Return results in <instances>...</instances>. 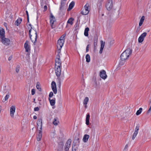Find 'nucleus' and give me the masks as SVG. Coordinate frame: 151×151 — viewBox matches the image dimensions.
Returning <instances> with one entry per match:
<instances>
[{
  "label": "nucleus",
  "mask_w": 151,
  "mask_h": 151,
  "mask_svg": "<svg viewBox=\"0 0 151 151\" xmlns=\"http://www.w3.org/2000/svg\"><path fill=\"white\" fill-rule=\"evenodd\" d=\"M51 87L52 89L55 94L57 92L56 84L55 82L53 81L51 83Z\"/></svg>",
  "instance_id": "nucleus-12"
},
{
  "label": "nucleus",
  "mask_w": 151,
  "mask_h": 151,
  "mask_svg": "<svg viewBox=\"0 0 151 151\" xmlns=\"http://www.w3.org/2000/svg\"><path fill=\"white\" fill-rule=\"evenodd\" d=\"M74 4L75 3L73 1H72L70 4L67 10L69 11L71 10L74 6Z\"/></svg>",
  "instance_id": "nucleus-24"
},
{
  "label": "nucleus",
  "mask_w": 151,
  "mask_h": 151,
  "mask_svg": "<svg viewBox=\"0 0 151 151\" xmlns=\"http://www.w3.org/2000/svg\"><path fill=\"white\" fill-rule=\"evenodd\" d=\"M57 118H55L54 121L53 122V124L55 125H57L58 124V123H59V122L57 121Z\"/></svg>",
  "instance_id": "nucleus-33"
},
{
  "label": "nucleus",
  "mask_w": 151,
  "mask_h": 151,
  "mask_svg": "<svg viewBox=\"0 0 151 151\" xmlns=\"http://www.w3.org/2000/svg\"><path fill=\"white\" fill-rule=\"evenodd\" d=\"M37 116H33V119H37Z\"/></svg>",
  "instance_id": "nucleus-54"
},
{
  "label": "nucleus",
  "mask_w": 151,
  "mask_h": 151,
  "mask_svg": "<svg viewBox=\"0 0 151 151\" xmlns=\"http://www.w3.org/2000/svg\"><path fill=\"white\" fill-rule=\"evenodd\" d=\"M100 76L102 79L105 80L107 78V75L105 70H103L100 72Z\"/></svg>",
  "instance_id": "nucleus-13"
},
{
  "label": "nucleus",
  "mask_w": 151,
  "mask_h": 151,
  "mask_svg": "<svg viewBox=\"0 0 151 151\" xmlns=\"http://www.w3.org/2000/svg\"><path fill=\"white\" fill-rule=\"evenodd\" d=\"M139 128V124H137V126L136 127L134 132H137L138 133V131Z\"/></svg>",
  "instance_id": "nucleus-36"
},
{
  "label": "nucleus",
  "mask_w": 151,
  "mask_h": 151,
  "mask_svg": "<svg viewBox=\"0 0 151 151\" xmlns=\"http://www.w3.org/2000/svg\"><path fill=\"white\" fill-rule=\"evenodd\" d=\"M79 138H78L77 139L74 140L72 148V151H76V150L78 149L79 144Z\"/></svg>",
  "instance_id": "nucleus-3"
},
{
  "label": "nucleus",
  "mask_w": 151,
  "mask_h": 151,
  "mask_svg": "<svg viewBox=\"0 0 151 151\" xmlns=\"http://www.w3.org/2000/svg\"><path fill=\"white\" fill-rule=\"evenodd\" d=\"M89 100V98L88 97L85 98L83 100V104H87Z\"/></svg>",
  "instance_id": "nucleus-30"
},
{
  "label": "nucleus",
  "mask_w": 151,
  "mask_h": 151,
  "mask_svg": "<svg viewBox=\"0 0 151 151\" xmlns=\"http://www.w3.org/2000/svg\"><path fill=\"white\" fill-rule=\"evenodd\" d=\"M66 35V34H64L63 35H62L60 38L58 40H61V41H64L65 40V37Z\"/></svg>",
  "instance_id": "nucleus-32"
},
{
  "label": "nucleus",
  "mask_w": 151,
  "mask_h": 151,
  "mask_svg": "<svg viewBox=\"0 0 151 151\" xmlns=\"http://www.w3.org/2000/svg\"><path fill=\"white\" fill-rule=\"evenodd\" d=\"M90 118V116L89 114H88L86 116V124L87 125H88L89 124V119Z\"/></svg>",
  "instance_id": "nucleus-21"
},
{
  "label": "nucleus",
  "mask_w": 151,
  "mask_h": 151,
  "mask_svg": "<svg viewBox=\"0 0 151 151\" xmlns=\"http://www.w3.org/2000/svg\"><path fill=\"white\" fill-rule=\"evenodd\" d=\"M71 143V140L70 139H69L66 142L65 146V151H68L69 150Z\"/></svg>",
  "instance_id": "nucleus-9"
},
{
  "label": "nucleus",
  "mask_w": 151,
  "mask_h": 151,
  "mask_svg": "<svg viewBox=\"0 0 151 151\" xmlns=\"http://www.w3.org/2000/svg\"><path fill=\"white\" fill-rule=\"evenodd\" d=\"M35 99H34V101H35Z\"/></svg>",
  "instance_id": "nucleus-59"
},
{
  "label": "nucleus",
  "mask_w": 151,
  "mask_h": 151,
  "mask_svg": "<svg viewBox=\"0 0 151 151\" xmlns=\"http://www.w3.org/2000/svg\"><path fill=\"white\" fill-rule=\"evenodd\" d=\"M86 61L87 63H88L90 61V58L89 55L87 54L86 56Z\"/></svg>",
  "instance_id": "nucleus-31"
},
{
  "label": "nucleus",
  "mask_w": 151,
  "mask_h": 151,
  "mask_svg": "<svg viewBox=\"0 0 151 151\" xmlns=\"http://www.w3.org/2000/svg\"><path fill=\"white\" fill-rule=\"evenodd\" d=\"M47 6L45 5L44 6V11H45L47 9Z\"/></svg>",
  "instance_id": "nucleus-46"
},
{
  "label": "nucleus",
  "mask_w": 151,
  "mask_h": 151,
  "mask_svg": "<svg viewBox=\"0 0 151 151\" xmlns=\"http://www.w3.org/2000/svg\"><path fill=\"white\" fill-rule=\"evenodd\" d=\"M19 66H17L16 69V71L17 73H18L19 72Z\"/></svg>",
  "instance_id": "nucleus-39"
},
{
  "label": "nucleus",
  "mask_w": 151,
  "mask_h": 151,
  "mask_svg": "<svg viewBox=\"0 0 151 151\" xmlns=\"http://www.w3.org/2000/svg\"><path fill=\"white\" fill-rule=\"evenodd\" d=\"M24 47L25 48L26 52H28L27 55L28 56V57H29V52H30V49L29 45V42L27 41H26L24 43Z\"/></svg>",
  "instance_id": "nucleus-6"
},
{
  "label": "nucleus",
  "mask_w": 151,
  "mask_h": 151,
  "mask_svg": "<svg viewBox=\"0 0 151 151\" xmlns=\"http://www.w3.org/2000/svg\"><path fill=\"white\" fill-rule=\"evenodd\" d=\"M9 95L8 93L5 96V99L4 101H5L8 99H9Z\"/></svg>",
  "instance_id": "nucleus-38"
},
{
  "label": "nucleus",
  "mask_w": 151,
  "mask_h": 151,
  "mask_svg": "<svg viewBox=\"0 0 151 151\" xmlns=\"http://www.w3.org/2000/svg\"><path fill=\"white\" fill-rule=\"evenodd\" d=\"M84 9L87 11L89 12V5L88 3H87L84 6Z\"/></svg>",
  "instance_id": "nucleus-27"
},
{
  "label": "nucleus",
  "mask_w": 151,
  "mask_h": 151,
  "mask_svg": "<svg viewBox=\"0 0 151 151\" xmlns=\"http://www.w3.org/2000/svg\"><path fill=\"white\" fill-rule=\"evenodd\" d=\"M57 48V49L58 50V55H59V54L60 53V50L61 49H59V48Z\"/></svg>",
  "instance_id": "nucleus-45"
},
{
  "label": "nucleus",
  "mask_w": 151,
  "mask_h": 151,
  "mask_svg": "<svg viewBox=\"0 0 151 151\" xmlns=\"http://www.w3.org/2000/svg\"><path fill=\"white\" fill-rule=\"evenodd\" d=\"M89 11H87L85 10V9H84L81 12V14L83 15H86L89 13Z\"/></svg>",
  "instance_id": "nucleus-29"
},
{
  "label": "nucleus",
  "mask_w": 151,
  "mask_h": 151,
  "mask_svg": "<svg viewBox=\"0 0 151 151\" xmlns=\"http://www.w3.org/2000/svg\"><path fill=\"white\" fill-rule=\"evenodd\" d=\"M140 29H139V27L137 28V29L136 32H138L139 31Z\"/></svg>",
  "instance_id": "nucleus-52"
},
{
  "label": "nucleus",
  "mask_w": 151,
  "mask_h": 151,
  "mask_svg": "<svg viewBox=\"0 0 151 151\" xmlns=\"http://www.w3.org/2000/svg\"><path fill=\"white\" fill-rule=\"evenodd\" d=\"M120 64L121 65H123V63H122V62H120Z\"/></svg>",
  "instance_id": "nucleus-57"
},
{
  "label": "nucleus",
  "mask_w": 151,
  "mask_h": 151,
  "mask_svg": "<svg viewBox=\"0 0 151 151\" xmlns=\"http://www.w3.org/2000/svg\"><path fill=\"white\" fill-rule=\"evenodd\" d=\"M64 41H61L58 40L57 42V48H59V49H61L64 43Z\"/></svg>",
  "instance_id": "nucleus-15"
},
{
  "label": "nucleus",
  "mask_w": 151,
  "mask_h": 151,
  "mask_svg": "<svg viewBox=\"0 0 151 151\" xmlns=\"http://www.w3.org/2000/svg\"><path fill=\"white\" fill-rule=\"evenodd\" d=\"M73 20L74 19L73 18H70L67 21V23L72 25L73 24Z\"/></svg>",
  "instance_id": "nucleus-28"
},
{
  "label": "nucleus",
  "mask_w": 151,
  "mask_h": 151,
  "mask_svg": "<svg viewBox=\"0 0 151 151\" xmlns=\"http://www.w3.org/2000/svg\"><path fill=\"white\" fill-rule=\"evenodd\" d=\"M12 56H10L8 58V60L9 61L10 60L12 59Z\"/></svg>",
  "instance_id": "nucleus-49"
},
{
  "label": "nucleus",
  "mask_w": 151,
  "mask_h": 151,
  "mask_svg": "<svg viewBox=\"0 0 151 151\" xmlns=\"http://www.w3.org/2000/svg\"><path fill=\"white\" fill-rule=\"evenodd\" d=\"M89 30L88 27H87L85 28L84 32V35L85 36L87 37L88 36V32Z\"/></svg>",
  "instance_id": "nucleus-26"
},
{
  "label": "nucleus",
  "mask_w": 151,
  "mask_h": 151,
  "mask_svg": "<svg viewBox=\"0 0 151 151\" xmlns=\"http://www.w3.org/2000/svg\"><path fill=\"white\" fill-rule=\"evenodd\" d=\"M64 144L63 142H60L59 144L57 149V151H62Z\"/></svg>",
  "instance_id": "nucleus-17"
},
{
  "label": "nucleus",
  "mask_w": 151,
  "mask_h": 151,
  "mask_svg": "<svg viewBox=\"0 0 151 151\" xmlns=\"http://www.w3.org/2000/svg\"><path fill=\"white\" fill-rule=\"evenodd\" d=\"M89 47V45H87V46L86 47V52H87L88 51V50H89L88 48Z\"/></svg>",
  "instance_id": "nucleus-44"
},
{
  "label": "nucleus",
  "mask_w": 151,
  "mask_h": 151,
  "mask_svg": "<svg viewBox=\"0 0 151 151\" xmlns=\"http://www.w3.org/2000/svg\"><path fill=\"white\" fill-rule=\"evenodd\" d=\"M36 88L37 89H38L40 91H41V88L39 85V82H37L36 86Z\"/></svg>",
  "instance_id": "nucleus-34"
},
{
  "label": "nucleus",
  "mask_w": 151,
  "mask_h": 151,
  "mask_svg": "<svg viewBox=\"0 0 151 151\" xmlns=\"http://www.w3.org/2000/svg\"><path fill=\"white\" fill-rule=\"evenodd\" d=\"M29 25L31 27L29 30L30 38L32 41L35 43L37 40V32L36 31L34 30L33 32L32 33V35H31V32L32 30V25L31 24H29Z\"/></svg>",
  "instance_id": "nucleus-2"
},
{
  "label": "nucleus",
  "mask_w": 151,
  "mask_h": 151,
  "mask_svg": "<svg viewBox=\"0 0 151 151\" xmlns=\"http://www.w3.org/2000/svg\"><path fill=\"white\" fill-rule=\"evenodd\" d=\"M39 124H40V130H41V131H42V121L41 119L39 120L37 122V128H38L39 126Z\"/></svg>",
  "instance_id": "nucleus-19"
},
{
  "label": "nucleus",
  "mask_w": 151,
  "mask_h": 151,
  "mask_svg": "<svg viewBox=\"0 0 151 151\" xmlns=\"http://www.w3.org/2000/svg\"><path fill=\"white\" fill-rule=\"evenodd\" d=\"M147 33L144 32L138 38V41L139 43L142 42L144 40L145 37L146 36Z\"/></svg>",
  "instance_id": "nucleus-11"
},
{
  "label": "nucleus",
  "mask_w": 151,
  "mask_h": 151,
  "mask_svg": "<svg viewBox=\"0 0 151 151\" xmlns=\"http://www.w3.org/2000/svg\"><path fill=\"white\" fill-rule=\"evenodd\" d=\"M145 19V17L144 16H142L141 18L140 21L143 22Z\"/></svg>",
  "instance_id": "nucleus-40"
},
{
  "label": "nucleus",
  "mask_w": 151,
  "mask_h": 151,
  "mask_svg": "<svg viewBox=\"0 0 151 151\" xmlns=\"http://www.w3.org/2000/svg\"><path fill=\"white\" fill-rule=\"evenodd\" d=\"M39 109V108L38 107H35L34 109V110L35 111H38Z\"/></svg>",
  "instance_id": "nucleus-43"
},
{
  "label": "nucleus",
  "mask_w": 151,
  "mask_h": 151,
  "mask_svg": "<svg viewBox=\"0 0 151 151\" xmlns=\"http://www.w3.org/2000/svg\"><path fill=\"white\" fill-rule=\"evenodd\" d=\"M61 66H55V71L56 75L58 78L61 74Z\"/></svg>",
  "instance_id": "nucleus-7"
},
{
  "label": "nucleus",
  "mask_w": 151,
  "mask_h": 151,
  "mask_svg": "<svg viewBox=\"0 0 151 151\" xmlns=\"http://www.w3.org/2000/svg\"><path fill=\"white\" fill-rule=\"evenodd\" d=\"M35 93V90L34 89H32L31 91L32 95H33Z\"/></svg>",
  "instance_id": "nucleus-42"
},
{
  "label": "nucleus",
  "mask_w": 151,
  "mask_h": 151,
  "mask_svg": "<svg viewBox=\"0 0 151 151\" xmlns=\"http://www.w3.org/2000/svg\"><path fill=\"white\" fill-rule=\"evenodd\" d=\"M53 93L52 92H51L49 94V98H51V97H52V96H53Z\"/></svg>",
  "instance_id": "nucleus-41"
},
{
  "label": "nucleus",
  "mask_w": 151,
  "mask_h": 151,
  "mask_svg": "<svg viewBox=\"0 0 151 151\" xmlns=\"http://www.w3.org/2000/svg\"><path fill=\"white\" fill-rule=\"evenodd\" d=\"M50 25L52 29L55 28V26L54 24V22L56 21L55 17L52 15V13H50Z\"/></svg>",
  "instance_id": "nucleus-4"
},
{
  "label": "nucleus",
  "mask_w": 151,
  "mask_h": 151,
  "mask_svg": "<svg viewBox=\"0 0 151 151\" xmlns=\"http://www.w3.org/2000/svg\"><path fill=\"white\" fill-rule=\"evenodd\" d=\"M128 147V145L127 144L125 147H124V150H125V149H127V148Z\"/></svg>",
  "instance_id": "nucleus-50"
},
{
  "label": "nucleus",
  "mask_w": 151,
  "mask_h": 151,
  "mask_svg": "<svg viewBox=\"0 0 151 151\" xmlns=\"http://www.w3.org/2000/svg\"><path fill=\"white\" fill-rule=\"evenodd\" d=\"M101 48L99 51V53L101 54L103 50L105 42H103V41H101Z\"/></svg>",
  "instance_id": "nucleus-18"
},
{
  "label": "nucleus",
  "mask_w": 151,
  "mask_h": 151,
  "mask_svg": "<svg viewBox=\"0 0 151 151\" xmlns=\"http://www.w3.org/2000/svg\"><path fill=\"white\" fill-rule=\"evenodd\" d=\"M26 14H27V17H29L28 13V11H26Z\"/></svg>",
  "instance_id": "nucleus-51"
},
{
  "label": "nucleus",
  "mask_w": 151,
  "mask_h": 151,
  "mask_svg": "<svg viewBox=\"0 0 151 151\" xmlns=\"http://www.w3.org/2000/svg\"><path fill=\"white\" fill-rule=\"evenodd\" d=\"M113 6L112 0H108L106 4V7L107 9L108 10H110L112 8Z\"/></svg>",
  "instance_id": "nucleus-5"
},
{
  "label": "nucleus",
  "mask_w": 151,
  "mask_h": 151,
  "mask_svg": "<svg viewBox=\"0 0 151 151\" xmlns=\"http://www.w3.org/2000/svg\"><path fill=\"white\" fill-rule=\"evenodd\" d=\"M64 6V4L63 2H61V5L60 7V10H62L63 9V6Z\"/></svg>",
  "instance_id": "nucleus-37"
},
{
  "label": "nucleus",
  "mask_w": 151,
  "mask_h": 151,
  "mask_svg": "<svg viewBox=\"0 0 151 151\" xmlns=\"http://www.w3.org/2000/svg\"><path fill=\"white\" fill-rule=\"evenodd\" d=\"M4 29H0V38L4 37Z\"/></svg>",
  "instance_id": "nucleus-22"
},
{
  "label": "nucleus",
  "mask_w": 151,
  "mask_h": 151,
  "mask_svg": "<svg viewBox=\"0 0 151 151\" xmlns=\"http://www.w3.org/2000/svg\"><path fill=\"white\" fill-rule=\"evenodd\" d=\"M138 133V132H134L133 134H134V135H135L136 136H137V135Z\"/></svg>",
  "instance_id": "nucleus-53"
},
{
  "label": "nucleus",
  "mask_w": 151,
  "mask_h": 151,
  "mask_svg": "<svg viewBox=\"0 0 151 151\" xmlns=\"http://www.w3.org/2000/svg\"><path fill=\"white\" fill-rule=\"evenodd\" d=\"M99 1H102V0H99Z\"/></svg>",
  "instance_id": "nucleus-58"
},
{
  "label": "nucleus",
  "mask_w": 151,
  "mask_h": 151,
  "mask_svg": "<svg viewBox=\"0 0 151 151\" xmlns=\"http://www.w3.org/2000/svg\"><path fill=\"white\" fill-rule=\"evenodd\" d=\"M89 137V136L87 134H85L83 137V142H87L88 138Z\"/></svg>",
  "instance_id": "nucleus-20"
},
{
  "label": "nucleus",
  "mask_w": 151,
  "mask_h": 151,
  "mask_svg": "<svg viewBox=\"0 0 151 151\" xmlns=\"http://www.w3.org/2000/svg\"><path fill=\"white\" fill-rule=\"evenodd\" d=\"M55 66H61V63L60 59V55L58 54L57 55V57L55 60Z\"/></svg>",
  "instance_id": "nucleus-10"
},
{
  "label": "nucleus",
  "mask_w": 151,
  "mask_h": 151,
  "mask_svg": "<svg viewBox=\"0 0 151 151\" xmlns=\"http://www.w3.org/2000/svg\"><path fill=\"white\" fill-rule=\"evenodd\" d=\"M22 19L21 18H19L16 21L15 24L17 26H18L22 21Z\"/></svg>",
  "instance_id": "nucleus-25"
},
{
  "label": "nucleus",
  "mask_w": 151,
  "mask_h": 151,
  "mask_svg": "<svg viewBox=\"0 0 151 151\" xmlns=\"http://www.w3.org/2000/svg\"><path fill=\"white\" fill-rule=\"evenodd\" d=\"M15 111V106H12L10 109V114L11 117H13L14 113Z\"/></svg>",
  "instance_id": "nucleus-14"
},
{
  "label": "nucleus",
  "mask_w": 151,
  "mask_h": 151,
  "mask_svg": "<svg viewBox=\"0 0 151 151\" xmlns=\"http://www.w3.org/2000/svg\"><path fill=\"white\" fill-rule=\"evenodd\" d=\"M142 108H140L137 111V112L136 113V114L137 115H139L140 113H141L142 110Z\"/></svg>",
  "instance_id": "nucleus-35"
},
{
  "label": "nucleus",
  "mask_w": 151,
  "mask_h": 151,
  "mask_svg": "<svg viewBox=\"0 0 151 151\" xmlns=\"http://www.w3.org/2000/svg\"><path fill=\"white\" fill-rule=\"evenodd\" d=\"M143 22H141L140 21H139V26H140L142 25V24H143Z\"/></svg>",
  "instance_id": "nucleus-48"
},
{
  "label": "nucleus",
  "mask_w": 151,
  "mask_h": 151,
  "mask_svg": "<svg viewBox=\"0 0 151 151\" xmlns=\"http://www.w3.org/2000/svg\"><path fill=\"white\" fill-rule=\"evenodd\" d=\"M132 50L129 48L126 49L121 55V59L122 60H125L127 59L129 55L132 53Z\"/></svg>",
  "instance_id": "nucleus-1"
},
{
  "label": "nucleus",
  "mask_w": 151,
  "mask_h": 151,
  "mask_svg": "<svg viewBox=\"0 0 151 151\" xmlns=\"http://www.w3.org/2000/svg\"><path fill=\"white\" fill-rule=\"evenodd\" d=\"M42 135V131H41V130H39L38 134L37 136V139L38 141H39L41 140Z\"/></svg>",
  "instance_id": "nucleus-16"
},
{
  "label": "nucleus",
  "mask_w": 151,
  "mask_h": 151,
  "mask_svg": "<svg viewBox=\"0 0 151 151\" xmlns=\"http://www.w3.org/2000/svg\"><path fill=\"white\" fill-rule=\"evenodd\" d=\"M136 136L135 135L133 134L132 137V139L134 140Z\"/></svg>",
  "instance_id": "nucleus-47"
},
{
  "label": "nucleus",
  "mask_w": 151,
  "mask_h": 151,
  "mask_svg": "<svg viewBox=\"0 0 151 151\" xmlns=\"http://www.w3.org/2000/svg\"><path fill=\"white\" fill-rule=\"evenodd\" d=\"M84 107L85 108H86L87 107V104H84Z\"/></svg>",
  "instance_id": "nucleus-55"
},
{
  "label": "nucleus",
  "mask_w": 151,
  "mask_h": 151,
  "mask_svg": "<svg viewBox=\"0 0 151 151\" xmlns=\"http://www.w3.org/2000/svg\"><path fill=\"white\" fill-rule=\"evenodd\" d=\"M48 99L51 106H53L55 105V98H54V99H51L50 98H49Z\"/></svg>",
  "instance_id": "nucleus-23"
},
{
  "label": "nucleus",
  "mask_w": 151,
  "mask_h": 151,
  "mask_svg": "<svg viewBox=\"0 0 151 151\" xmlns=\"http://www.w3.org/2000/svg\"><path fill=\"white\" fill-rule=\"evenodd\" d=\"M1 39V42L2 43L6 46H8L9 45L10 43V40L8 38H5L4 37H2Z\"/></svg>",
  "instance_id": "nucleus-8"
},
{
  "label": "nucleus",
  "mask_w": 151,
  "mask_h": 151,
  "mask_svg": "<svg viewBox=\"0 0 151 151\" xmlns=\"http://www.w3.org/2000/svg\"><path fill=\"white\" fill-rule=\"evenodd\" d=\"M27 22H29V17H27Z\"/></svg>",
  "instance_id": "nucleus-56"
}]
</instances>
